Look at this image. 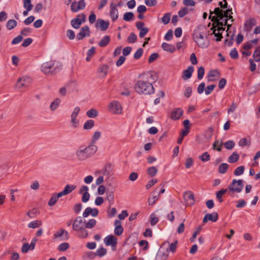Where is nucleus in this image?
<instances>
[{
  "instance_id": "f257e3e1",
  "label": "nucleus",
  "mask_w": 260,
  "mask_h": 260,
  "mask_svg": "<svg viewBox=\"0 0 260 260\" xmlns=\"http://www.w3.org/2000/svg\"><path fill=\"white\" fill-rule=\"evenodd\" d=\"M213 13L219 18V19H224L223 21H221V22L218 23V24H220L221 26L226 25L228 29H229L232 25V22L234 21V19L232 16L233 14L232 9H228L225 11H223L218 7L216 8L213 12L210 11L209 17L210 19Z\"/></svg>"
},
{
  "instance_id": "f03ea898",
  "label": "nucleus",
  "mask_w": 260,
  "mask_h": 260,
  "mask_svg": "<svg viewBox=\"0 0 260 260\" xmlns=\"http://www.w3.org/2000/svg\"><path fill=\"white\" fill-rule=\"evenodd\" d=\"M97 149V146L93 144L87 147L80 146L76 151V157L79 161H84L95 153Z\"/></svg>"
},
{
  "instance_id": "7ed1b4c3",
  "label": "nucleus",
  "mask_w": 260,
  "mask_h": 260,
  "mask_svg": "<svg viewBox=\"0 0 260 260\" xmlns=\"http://www.w3.org/2000/svg\"><path fill=\"white\" fill-rule=\"evenodd\" d=\"M85 220L81 216H77L73 222V230L76 232L77 236L81 239H86L89 236L88 231L85 227Z\"/></svg>"
},
{
  "instance_id": "20e7f679",
  "label": "nucleus",
  "mask_w": 260,
  "mask_h": 260,
  "mask_svg": "<svg viewBox=\"0 0 260 260\" xmlns=\"http://www.w3.org/2000/svg\"><path fill=\"white\" fill-rule=\"evenodd\" d=\"M135 91L139 94H151L154 89L152 84L147 80H139L135 85Z\"/></svg>"
},
{
  "instance_id": "39448f33",
  "label": "nucleus",
  "mask_w": 260,
  "mask_h": 260,
  "mask_svg": "<svg viewBox=\"0 0 260 260\" xmlns=\"http://www.w3.org/2000/svg\"><path fill=\"white\" fill-rule=\"evenodd\" d=\"M42 72L47 75H52L58 73L61 69V66L50 60L43 63L41 67Z\"/></svg>"
},
{
  "instance_id": "423d86ee",
  "label": "nucleus",
  "mask_w": 260,
  "mask_h": 260,
  "mask_svg": "<svg viewBox=\"0 0 260 260\" xmlns=\"http://www.w3.org/2000/svg\"><path fill=\"white\" fill-rule=\"evenodd\" d=\"M244 182L242 179H233L232 183L228 186L229 194L233 196L235 192H241L244 187Z\"/></svg>"
},
{
  "instance_id": "0eeeda50",
  "label": "nucleus",
  "mask_w": 260,
  "mask_h": 260,
  "mask_svg": "<svg viewBox=\"0 0 260 260\" xmlns=\"http://www.w3.org/2000/svg\"><path fill=\"white\" fill-rule=\"evenodd\" d=\"M193 38L194 41L199 47L206 48L209 45V41L207 36H204L200 32H195Z\"/></svg>"
},
{
  "instance_id": "6e6552de",
  "label": "nucleus",
  "mask_w": 260,
  "mask_h": 260,
  "mask_svg": "<svg viewBox=\"0 0 260 260\" xmlns=\"http://www.w3.org/2000/svg\"><path fill=\"white\" fill-rule=\"evenodd\" d=\"M110 112L114 114H120L122 112V108L121 104L117 101L110 102L108 106Z\"/></svg>"
},
{
  "instance_id": "1a4fd4ad",
  "label": "nucleus",
  "mask_w": 260,
  "mask_h": 260,
  "mask_svg": "<svg viewBox=\"0 0 260 260\" xmlns=\"http://www.w3.org/2000/svg\"><path fill=\"white\" fill-rule=\"evenodd\" d=\"M31 82V79L29 77L24 76L18 79L16 84V88L21 89L28 87Z\"/></svg>"
},
{
  "instance_id": "9d476101",
  "label": "nucleus",
  "mask_w": 260,
  "mask_h": 260,
  "mask_svg": "<svg viewBox=\"0 0 260 260\" xmlns=\"http://www.w3.org/2000/svg\"><path fill=\"white\" fill-rule=\"evenodd\" d=\"M80 111L79 107H76L72 112L71 117V126L73 128H77L79 126V121L77 119V117Z\"/></svg>"
},
{
  "instance_id": "9b49d317",
  "label": "nucleus",
  "mask_w": 260,
  "mask_h": 260,
  "mask_svg": "<svg viewBox=\"0 0 260 260\" xmlns=\"http://www.w3.org/2000/svg\"><path fill=\"white\" fill-rule=\"evenodd\" d=\"M109 67L106 64H102L99 66L97 70V73L101 78H105L108 74Z\"/></svg>"
},
{
  "instance_id": "f8f14e48",
  "label": "nucleus",
  "mask_w": 260,
  "mask_h": 260,
  "mask_svg": "<svg viewBox=\"0 0 260 260\" xmlns=\"http://www.w3.org/2000/svg\"><path fill=\"white\" fill-rule=\"evenodd\" d=\"M88 187L86 185H83L80 188L79 193L82 194V201L86 203L88 201L90 197V194L88 192Z\"/></svg>"
},
{
  "instance_id": "ddd939ff",
  "label": "nucleus",
  "mask_w": 260,
  "mask_h": 260,
  "mask_svg": "<svg viewBox=\"0 0 260 260\" xmlns=\"http://www.w3.org/2000/svg\"><path fill=\"white\" fill-rule=\"evenodd\" d=\"M213 30V33L214 36L216 37V41H220L222 38V33L221 31H224L225 28L223 27V26L219 25L217 26H213L211 28Z\"/></svg>"
},
{
  "instance_id": "4468645a",
  "label": "nucleus",
  "mask_w": 260,
  "mask_h": 260,
  "mask_svg": "<svg viewBox=\"0 0 260 260\" xmlns=\"http://www.w3.org/2000/svg\"><path fill=\"white\" fill-rule=\"evenodd\" d=\"M90 35L89 28L87 26L82 27L80 32L77 34L76 38L78 40H82L85 37H88Z\"/></svg>"
},
{
  "instance_id": "2eb2a0df",
  "label": "nucleus",
  "mask_w": 260,
  "mask_h": 260,
  "mask_svg": "<svg viewBox=\"0 0 260 260\" xmlns=\"http://www.w3.org/2000/svg\"><path fill=\"white\" fill-rule=\"evenodd\" d=\"M183 111L180 108L173 109L171 112L170 118L173 120H178L182 115Z\"/></svg>"
},
{
  "instance_id": "dca6fc26",
  "label": "nucleus",
  "mask_w": 260,
  "mask_h": 260,
  "mask_svg": "<svg viewBox=\"0 0 260 260\" xmlns=\"http://www.w3.org/2000/svg\"><path fill=\"white\" fill-rule=\"evenodd\" d=\"M99 213V210L96 208L87 207L83 213V217L84 218L87 217L89 214L93 217H96L98 215Z\"/></svg>"
},
{
  "instance_id": "f3484780",
  "label": "nucleus",
  "mask_w": 260,
  "mask_h": 260,
  "mask_svg": "<svg viewBox=\"0 0 260 260\" xmlns=\"http://www.w3.org/2000/svg\"><path fill=\"white\" fill-rule=\"evenodd\" d=\"M256 24V21L254 18H249L247 20L244 24V29L247 32H250L253 27Z\"/></svg>"
},
{
  "instance_id": "a211bd4d",
  "label": "nucleus",
  "mask_w": 260,
  "mask_h": 260,
  "mask_svg": "<svg viewBox=\"0 0 260 260\" xmlns=\"http://www.w3.org/2000/svg\"><path fill=\"white\" fill-rule=\"evenodd\" d=\"M104 242L107 246H115L117 244V240L113 235H109L105 238Z\"/></svg>"
},
{
  "instance_id": "6ab92c4d",
  "label": "nucleus",
  "mask_w": 260,
  "mask_h": 260,
  "mask_svg": "<svg viewBox=\"0 0 260 260\" xmlns=\"http://www.w3.org/2000/svg\"><path fill=\"white\" fill-rule=\"evenodd\" d=\"M109 26V22L103 19H98L95 23V27H99L102 31L106 30Z\"/></svg>"
},
{
  "instance_id": "aec40b11",
  "label": "nucleus",
  "mask_w": 260,
  "mask_h": 260,
  "mask_svg": "<svg viewBox=\"0 0 260 260\" xmlns=\"http://www.w3.org/2000/svg\"><path fill=\"white\" fill-rule=\"evenodd\" d=\"M110 17L112 20L114 21L116 20L118 17V11L116 8V5L113 3H111L110 5Z\"/></svg>"
},
{
  "instance_id": "412c9836",
  "label": "nucleus",
  "mask_w": 260,
  "mask_h": 260,
  "mask_svg": "<svg viewBox=\"0 0 260 260\" xmlns=\"http://www.w3.org/2000/svg\"><path fill=\"white\" fill-rule=\"evenodd\" d=\"M76 188V186L75 185H69L68 184L65 186L64 189L62 191L59 192V195L61 197L66 196L71 192H72L74 190H75Z\"/></svg>"
},
{
  "instance_id": "4be33fe9",
  "label": "nucleus",
  "mask_w": 260,
  "mask_h": 260,
  "mask_svg": "<svg viewBox=\"0 0 260 260\" xmlns=\"http://www.w3.org/2000/svg\"><path fill=\"white\" fill-rule=\"evenodd\" d=\"M184 199L189 205H192L194 203V196L191 191H187L184 193Z\"/></svg>"
},
{
  "instance_id": "5701e85b",
  "label": "nucleus",
  "mask_w": 260,
  "mask_h": 260,
  "mask_svg": "<svg viewBox=\"0 0 260 260\" xmlns=\"http://www.w3.org/2000/svg\"><path fill=\"white\" fill-rule=\"evenodd\" d=\"M218 219V214L216 212H213L211 214H206L203 219V223H206L207 221L211 220L213 222H215Z\"/></svg>"
},
{
  "instance_id": "b1692460",
  "label": "nucleus",
  "mask_w": 260,
  "mask_h": 260,
  "mask_svg": "<svg viewBox=\"0 0 260 260\" xmlns=\"http://www.w3.org/2000/svg\"><path fill=\"white\" fill-rule=\"evenodd\" d=\"M114 224L115 225L114 234L117 236L121 235L123 232V229L121 226V221L119 220H116L115 221Z\"/></svg>"
},
{
  "instance_id": "393cba45",
  "label": "nucleus",
  "mask_w": 260,
  "mask_h": 260,
  "mask_svg": "<svg viewBox=\"0 0 260 260\" xmlns=\"http://www.w3.org/2000/svg\"><path fill=\"white\" fill-rule=\"evenodd\" d=\"M194 68L192 66H189L187 69L184 70L182 73V78L184 80H187L189 79L192 75Z\"/></svg>"
},
{
  "instance_id": "a878e982",
  "label": "nucleus",
  "mask_w": 260,
  "mask_h": 260,
  "mask_svg": "<svg viewBox=\"0 0 260 260\" xmlns=\"http://www.w3.org/2000/svg\"><path fill=\"white\" fill-rule=\"evenodd\" d=\"M161 47L164 51L173 53L176 51V47L174 45L168 44L167 43H163L161 44Z\"/></svg>"
},
{
  "instance_id": "bb28decb",
  "label": "nucleus",
  "mask_w": 260,
  "mask_h": 260,
  "mask_svg": "<svg viewBox=\"0 0 260 260\" xmlns=\"http://www.w3.org/2000/svg\"><path fill=\"white\" fill-rule=\"evenodd\" d=\"M159 194L155 191L152 192L151 197L148 200V203L149 205H153L158 199Z\"/></svg>"
},
{
  "instance_id": "cd10ccee",
  "label": "nucleus",
  "mask_w": 260,
  "mask_h": 260,
  "mask_svg": "<svg viewBox=\"0 0 260 260\" xmlns=\"http://www.w3.org/2000/svg\"><path fill=\"white\" fill-rule=\"evenodd\" d=\"M60 197H61V196L59 195V193L53 194L48 202V205L53 206L57 201L58 198Z\"/></svg>"
},
{
  "instance_id": "c85d7f7f",
  "label": "nucleus",
  "mask_w": 260,
  "mask_h": 260,
  "mask_svg": "<svg viewBox=\"0 0 260 260\" xmlns=\"http://www.w3.org/2000/svg\"><path fill=\"white\" fill-rule=\"evenodd\" d=\"M110 40V37L109 36H105L99 42L98 45L101 47H104L109 43Z\"/></svg>"
},
{
  "instance_id": "c756f323",
  "label": "nucleus",
  "mask_w": 260,
  "mask_h": 260,
  "mask_svg": "<svg viewBox=\"0 0 260 260\" xmlns=\"http://www.w3.org/2000/svg\"><path fill=\"white\" fill-rule=\"evenodd\" d=\"M60 100L58 98L55 99L50 104V109L51 111H55L59 106Z\"/></svg>"
},
{
  "instance_id": "7c9ffc66",
  "label": "nucleus",
  "mask_w": 260,
  "mask_h": 260,
  "mask_svg": "<svg viewBox=\"0 0 260 260\" xmlns=\"http://www.w3.org/2000/svg\"><path fill=\"white\" fill-rule=\"evenodd\" d=\"M96 224V221L94 219H90L87 222H85V229H92Z\"/></svg>"
},
{
  "instance_id": "2f4dec72",
  "label": "nucleus",
  "mask_w": 260,
  "mask_h": 260,
  "mask_svg": "<svg viewBox=\"0 0 260 260\" xmlns=\"http://www.w3.org/2000/svg\"><path fill=\"white\" fill-rule=\"evenodd\" d=\"M168 254L165 252L159 250L156 254L155 260H166L168 258Z\"/></svg>"
},
{
  "instance_id": "473e14b6",
  "label": "nucleus",
  "mask_w": 260,
  "mask_h": 260,
  "mask_svg": "<svg viewBox=\"0 0 260 260\" xmlns=\"http://www.w3.org/2000/svg\"><path fill=\"white\" fill-rule=\"evenodd\" d=\"M239 158V155L237 152H234L229 157L228 161L230 163H234L237 161Z\"/></svg>"
},
{
  "instance_id": "72a5a7b5",
  "label": "nucleus",
  "mask_w": 260,
  "mask_h": 260,
  "mask_svg": "<svg viewBox=\"0 0 260 260\" xmlns=\"http://www.w3.org/2000/svg\"><path fill=\"white\" fill-rule=\"evenodd\" d=\"M17 22L14 19H10L6 24V27L8 29L11 30L15 28L17 25Z\"/></svg>"
},
{
  "instance_id": "f704fd0d",
  "label": "nucleus",
  "mask_w": 260,
  "mask_h": 260,
  "mask_svg": "<svg viewBox=\"0 0 260 260\" xmlns=\"http://www.w3.org/2000/svg\"><path fill=\"white\" fill-rule=\"evenodd\" d=\"M228 190V189H222L220 190L217 191L216 193V198L219 202H222L223 200L222 197L224 194Z\"/></svg>"
},
{
  "instance_id": "c9c22d12",
  "label": "nucleus",
  "mask_w": 260,
  "mask_h": 260,
  "mask_svg": "<svg viewBox=\"0 0 260 260\" xmlns=\"http://www.w3.org/2000/svg\"><path fill=\"white\" fill-rule=\"evenodd\" d=\"M95 47H92L90 49L88 50L87 52V57L86 58V60L87 61H89L91 60L92 56L95 54Z\"/></svg>"
},
{
  "instance_id": "e433bc0d",
  "label": "nucleus",
  "mask_w": 260,
  "mask_h": 260,
  "mask_svg": "<svg viewBox=\"0 0 260 260\" xmlns=\"http://www.w3.org/2000/svg\"><path fill=\"white\" fill-rule=\"evenodd\" d=\"M42 222L41 221L35 220V221L30 222L28 224V227L29 228L35 229V228L40 226L41 225H42Z\"/></svg>"
},
{
  "instance_id": "4c0bfd02",
  "label": "nucleus",
  "mask_w": 260,
  "mask_h": 260,
  "mask_svg": "<svg viewBox=\"0 0 260 260\" xmlns=\"http://www.w3.org/2000/svg\"><path fill=\"white\" fill-rule=\"evenodd\" d=\"M23 7L27 10V11L31 10L33 5L31 3V0H23Z\"/></svg>"
},
{
  "instance_id": "58836bf2",
  "label": "nucleus",
  "mask_w": 260,
  "mask_h": 260,
  "mask_svg": "<svg viewBox=\"0 0 260 260\" xmlns=\"http://www.w3.org/2000/svg\"><path fill=\"white\" fill-rule=\"evenodd\" d=\"M113 166L110 164H107L104 168L103 174L108 175L112 172Z\"/></svg>"
},
{
  "instance_id": "ea45409f",
  "label": "nucleus",
  "mask_w": 260,
  "mask_h": 260,
  "mask_svg": "<svg viewBox=\"0 0 260 260\" xmlns=\"http://www.w3.org/2000/svg\"><path fill=\"white\" fill-rule=\"evenodd\" d=\"M229 29L228 28L227 31V36L230 38V40L226 39L225 40V43L227 44L228 46H231L233 44L232 40H233L234 34L231 33V31L229 32Z\"/></svg>"
},
{
  "instance_id": "a19ab883",
  "label": "nucleus",
  "mask_w": 260,
  "mask_h": 260,
  "mask_svg": "<svg viewBox=\"0 0 260 260\" xmlns=\"http://www.w3.org/2000/svg\"><path fill=\"white\" fill-rule=\"evenodd\" d=\"M86 114L88 117L94 118L98 115L97 110L94 109H91L87 111Z\"/></svg>"
},
{
  "instance_id": "79ce46f5",
  "label": "nucleus",
  "mask_w": 260,
  "mask_h": 260,
  "mask_svg": "<svg viewBox=\"0 0 260 260\" xmlns=\"http://www.w3.org/2000/svg\"><path fill=\"white\" fill-rule=\"evenodd\" d=\"M94 125V121L92 120H88L86 121L83 125V128L84 129H90Z\"/></svg>"
},
{
  "instance_id": "37998d69",
  "label": "nucleus",
  "mask_w": 260,
  "mask_h": 260,
  "mask_svg": "<svg viewBox=\"0 0 260 260\" xmlns=\"http://www.w3.org/2000/svg\"><path fill=\"white\" fill-rule=\"evenodd\" d=\"M157 173V169L155 167H151L147 169V173L151 177L155 176Z\"/></svg>"
},
{
  "instance_id": "c03bdc74",
  "label": "nucleus",
  "mask_w": 260,
  "mask_h": 260,
  "mask_svg": "<svg viewBox=\"0 0 260 260\" xmlns=\"http://www.w3.org/2000/svg\"><path fill=\"white\" fill-rule=\"evenodd\" d=\"M82 23L78 19L74 18L71 20V25L75 28H79Z\"/></svg>"
},
{
  "instance_id": "a18cd8bd",
  "label": "nucleus",
  "mask_w": 260,
  "mask_h": 260,
  "mask_svg": "<svg viewBox=\"0 0 260 260\" xmlns=\"http://www.w3.org/2000/svg\"><path fill=\"white\" fill-rule=\"evenodd\" d=\"M245 170L244 166H239L237 167L234 172V174L235 176H240L243 174Z\"/></svg>"
},
{
  "instance_id": "49530a36",
  "label": "nucleus",
  "mask_w": 260,
  "mask_h": 260,
  "mask_svg": "<svg viewBox=\"0 0 260 260\" xmlns=\"http://www.w3.org/2000/svg\"><path fill=\"white\" fill-rule=\"evenodd\" d=\"M171 16V13H166L161 18L162 22L165 25L168 24L170 21Z\"/></svg>"
},
{
  "instance_id": "de8ad7c7",
  "label": "nucleus",
  "mask_w": 260,
  "mask_h": 260,
  "mask_svg": "<svg viewBox=\"0 0 260 260\" xmlns=\"http://www.w3.org/2000/svg\"><path fill=\"white\" fill-rule=\"evenodd\" d=\"M106 253H107L106 249L104 247H101V248L98 249L96 251V253H95V256L98 255L100 257H102V256H104L105 255H106Z\"/></svg>"
},
{
  "instance_id": "09e8293b",
  "label": "nucleus",
  "mask_w": 260,
  "mask_h": 260,
  "mask_svg": "<svg viewBox=\"0 0 260 260\" xmlns=\"http://www.w3.org/2000/svg\"><path fill=\"white\" fill-rule=\"evenodd\" d=\"M228 167L229 165L227 164L223 163L219 166L218 171L220 173L224 174L226 172Z\"/></svg>"
},
{
  "instance_id": "8fccbe9b",
  "label": "nucleus",
  "mask_w": 260,
  "mask_h": 260,
  "mask_svg": "<svg viewBox=\"0 0 260 260\" xmlns=\"http://www.w3.org/2000/svg\"><path fill=\"white\" fill-rule=\"evenodd\" d=\"M134 15L132 12H126L123 15V19L126 21H129L133 20Z\"/></svg>"
},
{
  "instance_id": "3c124183",
  "label": "nucleus",
  "mask_w": 260,
  "mask_h": 260,
  "mask_svg": "<svg viewBox=\"0 0 260 260\" xmlns=\"http://www.w3.org/2000/svg\"><path fill=\"white\" fill-rule=\"evenodd\" d=\"M158 221V218L156 216L155 214L152 213L150 216V222L152 226H154Z\"/></svg>"
},
{
  "instance_id": "603ef678",
  "label": "nucleus",
  "mask_w": 260,
  "mask_h": 260,
  "mask_svg": "<svg viewBox=\"0 0 260 260\" xmlns=\"http://www.w3.org/2000/svg\"><path fill=\"white\" fill-rule=\"evenodd\" d=\"M137 37L134 32H131L127 38V42L129 43H134L136 42Z\"/></svg>"
},
{
  "instance_id": "864d4df0",
  "label": "nucleus",
  "mask_w": 260,
  "mask_h": 260,
  "mask_svg": "<svg viewBox=\"0 0 260 260\" xmlns=\"http://www.w3.org/2000/svg\"><path fill=\"white\" fill-rule=\"evenodd\" d=\"M235 143L232 140L228 141L224 143L225 148L227 149L231 150L235 146Z\"/></svg>"
},
{
  "instance_id": "5fc2aeb1",
  "label": "nucleus",
  "mask_w": 260,
  "mask_h": 260,
  "mask_svg": "<svg viewBox=\"0 0 260 260\" xmlns=\"http://www.w3.org/2000/svg\"><path fill=\"white\" fill-rule=\"evenodd\" d=\"M101 136V133L99 131L95 132L92 137V144L94 143L99 140Z\"/></svg>"
},
{
  "instance_id": "6e6d98bb",
  "label": "nucleus",
  "mask_w": 260,
  "mask_h": 260,
  "mask_svg": "<svg viewBox=\"0 0 260 260\" xmlns=\"http://www.w3.org/2000/svg\"><path fill=\"white\" fill-rule=\"evenodd\" d=\"M65 233L66 235H68V233L67 231H65L63 229H60L59 231H58L57 232H56L54 234V238H57L60 237H61L63 234Z\"/></svg>"
},
{
  "instance_id": "4d7b16f0",
  "label": "nucleus",
  "mask_w": 260,
  "mask_h": 260,
  "mask_svg": "<svg viewBox=\"0 0 260 260\" xmlns=\"http://www.w3.org/2000/svg\"><path fill=\"white\" fill-rule=\"evenodd\" d=\"M210 155L207 152L203 153V154L199 156V158L203 161H207L210 160Z\"/></svg>"
},
{
  "instance_id": "13d9d810",
  "label": "nucleus",
  "mask_w": 260,
  "mask_h": 260,
  "mask_svg": "<svg viewBox=\"0 0 260 260\" xmlns=\"http://www.w3.org/2000/svg\"><path fill=\"white\" fill-rule=\"evenodd\" d=\"M69 247V244L64 242L60 244L58 247V249L60 251H64L67 250Z\"/></svg>"
},
{
  "instance_id": "bf43d9fd",
  "label": "nucleus",
  "mask_w": 260,
  "mask_h": 260,
  "mask_svg": "<svg viewBox=\"0 0 260 260\" xmlns=\"http://www.w3.org/2000/svg\"><path fill=\"white\" fill-rule=\"evenodd\" d=\"M205 73V70L203 67L199 68L198 70V78L199 80H201L204 76Z\"/></svg>"
},
{
  "instance_id": "052dcab7",
  "label": "nucleus",
  "mask_w": 260,
  "mask_h": 260,
  "mask_svg": "<svg viewBox=\"0 0 260 260\" xmlns=\"http://www.w3.org/2000/svg\"><path fill=\"white\" fill-rule=\"evenodd\" d=\"M215 87V85L212 84L209 86H208L205 89V94L206 95L210 94L214 89Z\"/></svg>"
},
{
  "instance_id": "680f3d73",
  "label": "nucleus",
  "mask_w": 260,
  "mask_h": 260,
  "mask_svg": "<svg viewBox=\"0 0 260 260\" xmlns=\"http://www.w3.org/2000/svg\"><path fill=\"white\" fill-rule=\"evenodd\" d=\"M218 72L215 70H212L210 71L208 74V80L209 81H214V79L213 77L216 76Z\"/></svg>"
},
{
  "instance_id": "e2e57ef3",
  "label": "nucleus",
  "mask_w": 260,
  "mask_h": 260,
  "mask_svg": "<svg viewBox=\"0 0 260 260\" xmlns=\"http://www.w3.org/2000/svg\"><path fill=\"white\" fill-rule=\"evenodd\" d=\"M143 50L142 48H139L135 52L134 55V57L136 59H139L143 54Z\"/></svg>"
},
{
  "instance_id": "0e129e2a",
  "label": "nucleus",
  "mask_w": 260,
  "mask_h": 260,
  "mask_svg": "<svg viewBox=\"0 0 260 260\" xmlns=\"http://www.w3.org/2000/svg\"><path fill=\"white\" fill-rule=\"evenodd\" d=\"M222 145V143L221 142L216 141L213 145V149L217 150L218 151H220L221 150V146Z\"/></svg>"
},
{
  "instance_id": "69168bd1",
  "label": "nucleus",
  "mask_w": 260,
  "mask_h": 260,
  "mask_svg": "<svg viewBox=\"0 0 260 260\" xmlns=\"http://www.w3.org/2000/svg\"><path fill=\"white\" fill-rule=\"evenodd\" d=\"M253 57L256 61H260V50L256 49L253 54Z\"/></svg>"
},
{
  "instance_id": "338daca9",
  "label": "nucleus",
  "mask_w": 260,
  "mask_h": 260,
  "mask_svg": "<svg viewBox=\"0 0 260 260\" xmlns=\"http://www.w3.org/2000/svg\"><path fill=\"white\" fill-rule=\"evenodd\" d=\"M159 56L158 53H152L149 57L148 61L149 63H151L153 62L154 60L157 59Z\"/></svg>"
},
{
  "instance_id": "774afa93",
  "label": "nucleus",
  "mask_w": 260,
  "mask_h": 260,
  "mask_svg": "<svg viewBox=\"0 0 260 260\" xmlns=\"http://www.w3.org/2000/svg\"><path fill=\"white\" fill-rule=\"evenodd\" d=\"M230 55L232 58L236 59L238 57V51L235 48H234L231 51Z\"/></svg>"
}]
</instances>
